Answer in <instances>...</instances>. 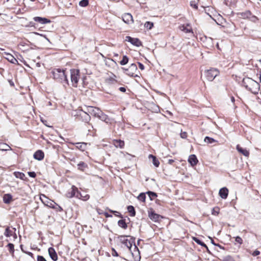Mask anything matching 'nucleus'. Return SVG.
I'll return each instance as SVG.
<instances>
[{
  "mask_svg": "<svg viewBox=\"0 0 261 261\" xmlns=\"http://www.w3.org/2000/svg\"><path fill=\"white\" fill-rule=\"evenodd\" d=\"M56 204H57L54 202V204H53V207H50L52 208H54V209H57V206H56Z\"/></svg>",
  "mask_w": 261,
  "mask_h": 261,
  "instance_id": "nucleus-62",
  "label": "nucleus"
},
{
  "mask_svg": "<svg viewBox=\"0 0 261 261\" xmlns=\"http://www.w3.org/2000/svg\"><path fill=\"white\" fill-rule=\"evenodd\" d=\"M37 261H46V260L43 256L38 255Z\"/></svg>",
  "mask_w": 261,
  "mask_h": 261,
  "instance_id": "nucleus-50",
  "label": "nucleus"
},
{
  "mask_svg": "<svg viewBox=\"0 0 261 261\" xmlns=\"http://www.w3.org/2000/svg\"><path fill=\"white\" fill-rule=\"evenodd\" d=\"M126 236H121L119 237V240L121 243L124 244L130 251H131V248L133 244L134 243L135 239L131 238L130 240H128L125 238Z\"/></svg>",
  "mask_w": 261,
  "mask_h": 261,
  "instance_id": "nucleus-6",
  "label": "nucleus"
},
{
  "mask_svg": "<svg viewBox=\"0 0 261 261\" xmlns=\"http://www.w3.org/2000/svg\"><path fill=\"white\" fill-rule=\"evenodd\" d=\"M146 194L148 195L151 200H153L155 197H157L156 193L152 191H148L146 192Z\"/></svg>",
  "mask_w": 261,
  "mask_h": 261,
  "instance_id": "nucleus-30",
  "label": "nucleus"
},
{
  "mask_svg": "<svg viewBox=\"0 0 261 261\" xmlns=\"http://www.w3.org/2000/svg\"><path fill=\"white\" fill-rule=\"evenodd\" d=\"M127 210L128 212L130 213V216L132 217H134L136 215V212L135 208L133 206L129 205L127 206Z\"/></svg>",
  "mask_w": 261,
  "mask_h": 261,
  "instance_id": "nucleus-29",
  "label": "nucleus"
},
{
  "mask_svg": "<svg viewBox=\"0 0 261 261\" xmlns=\"http://www.w3.org/2000/svg\"><path fill=\"white\" fill-rule=\"evenodd\" d=\"M240 17L243 19H249L251 15V12L248 10L239 14Z\"/></svg>",
  "mask_w": 261,
  "mask_h": 261,
  "instance_id": "nucleus-23",
  "label": "nucleus"
},
{
  "mask_svg": "<svg viewBox=\"0 0 261 261\" xmlns=\"http://www.w3.org/2000/svg\"><path fill=\"white\" fill-rule=\"evenodd\" d=\"M174 160L172 159H169L168 161V164H172L174 162Z\"/></svg>",
  "mask_w": 261,
  "mask_h": 261,
  "instance_id": "nucleus-63",
  "label": "nucleus"
},
{
  "mask_svg": "<svg viewBox=\"0 0 261 261\" xmlns=\"http://www.w3.org/2000/svg\"><path fill=\"white\" fill-rule=\"evenodd\" d=\"M104 215L105 216V217L106 218H108V217H112V215H111V214H109L107 212H105L104 213Z\"/></svg>",
  "mask_w": 261,
  "mask_h": 261,
  "instance_id": "nucleus-58",
  "label": "nucleus"
},
{
  "mask_svg": "<svg viewBox=\"0 0 261 261\" xmlns=\"http://www.w3.org/2000/svg\"><path fill=\"white\" fill-rule=\"evenodd\" d=\"M7 247L9 249V250L11 253H13L14 252V246L12 243H9L7 245Z\"/></svg>",
  "mask_w": 261,
  "mask_h": 261,
  "instance_id": "nucleus-40",
  "label": "nucleus"
},
{
  "mask_svg": "<svg viewBox=\"0 0 261 261\" xmlns=\"http://www.w3.org/2000/svg\"><path fill=\"white\" fill-rule=\"evenodd\" d=\"M3 148L0 149L2 151H7L11 149V147L7 144H3Z\"/></svg>",
  "mask_w": 261,
  "mask_h": 261,
  "instance_id": "nucleus-43",
  "label": "nucleus"
},
{
  "mask_svg": "<svg viewBox=\"0 0 261 261\" xmlns=\"http://www.w3.org/2000/svg\"><path fill=\"white\" fill-rule=\"evenodd\" d=\"M33 19L35 21L41 24H44L50 22V20L46 18L38 16L34 17Z\"/></svg>",
  "mask_w": 261,
  "mask_h": 261,
  "instance_id": "nucleus-13",
  "label": "nucleus"
},
{
  "mask_svg": "<svg viewBox=\"0 0 261 261\" xmlns=\"http://www.w3.org/2000/svg\"><path fill=\"white\" fill-rule=\"evenodd\" d=\"M113 144L117 148H123L124 146V142L121 140H114Z\"/></svg>",
  "mask_w": 261,
  "mask_h": 261,
  "instance_id": "nucleus-21",
  "label": "nucleus"
},
{
  "mask_svg": "<svg viewBox=\"0 0 261 261\" xmlns=\"http://www.w3.org/2000/svg\"><path fill=\"white\" fill-rule=\"evenodd\" d=\"M53 79L57 82L62 83L64 87L68 85V81L65 73V70L60 68H54L51 71Z\"/></svg>",
  "mask_w": 261,
  "mask_h": 261,
  "instance_id": "nucleus-2",
  "label": "nucleus"
},
{
  "mask_svg": "<svg viewBox=\"0 0 261 261\" xmlns=\"http://www.w3.org/2000/svg\"><path fill=\"white\" fill-rule=\"evenodd\" d=\"M75 197H76L80 199L83 200V196H82L81 192L79 191L78 190H77V192H76Z\"/></svg>",
  "mask_w": 261,
  "mask_h": 261,
  "instance_id": "nucleus-48",
  "label": "nucleus"
},
{
  "mask_svg": "<svg viewBox=\"0 0 261 261\" xmlns=\"http://www.w3.org/2000/svg\"><path fill=\"white\" fill-rule=\"evenodd\" d=\"M30 177L35 178L36 176V174L35 172H28Z\"/></svg>",
  "mask_w": 261,
  "mask_h": 261,
  "instance_id": "nucleus-52",
  "label": "nucleus"
},
{
  "mask_svg": "<svg viewBox=\"0 0 261 261\" xmlns=\"http://www.w3.org/2000/svg\"><path fill=\"white\" fill-rule=\"evenodd\" d=\"M153 26V22L146 21L144 24V27L148 30H151Z\"/></svg>",
  "mask_w": 261,
  "mask_h": 261,
  "instance_id": "nucleus-36",
  "label": "nucleus"
},
{
  "mask_svg": "<svg viewBox=\"0 0 261 261\" xmlns=\"http://www.w3.org/2000/svg\"><path fill=\"white\" fill-rule=\"evenodd\" d=\"M109 212L113 213L115 216L122 218V216L117 211L109 210Z\"/></svg>",
  "mask_w": 261,
  "mask_h": 261,
  "instance_id": "nucleus-44",
  "label": "nucleus"
},
{
  "mask_svg": "<svg viewBox=\"0 0 261 261\" xmlns=\"http://www.w3.org/2000/svg\"><path fill=\"white\" fill-rule=\"evenodd\" d=\"M180 136L181 138L186 139L187 137V133L186 132H181Z\"/></svg>",
  "mask_w": 261,
  "mask_h": 261,
  "instance_id": "nucleus-49",
  "label": "nucleus"
},
{
  "mask_svg": "<svg viewBox=\"0 0 261 261\" xmlns=\"http://www.w3.org/2000/svg\"><path fill=\"white\" fill-rule=\"evenodd\" d=\"M138 200L142 201L145 202V199H146V195L144 193H140L139 196H138Z\"/></svg>",
  "mask_w": 261,
  "mask_h": 261,
  "instance_id": "nucleus-37",
  "label": "nucleus"
},
{
  "mask_svg": "<svg viewBox=\"0 0 261 261\" xmlns=\"http://www.w3.org/2000/svg\"><path fill=\"white\" fill-rule=\"evenodd\" d=\"M80 115L83 119V120L86 123H88L90 120V116L89 114L85 112H82Z\"/></svg>",
  "mask_w": 261,
  "mask_h": 261,
  "instance_id": "nucleus-22",
  "label": "nucleus"
},
{
  "mask_svg": "<svg viewBox=\"0 0 261 261\" xmlns=\"http://www.w3.org/2000/svg\"><path fill=\"white\" fill-rule=\"evenodd\" d=\"M219 208L218 207L213 208L212 214L214 215H218L219 214Z\"/></svg>",
  "mask_w": 261,
  "mask_h": 261,
  "instance_id": "nucleus-46",
  "label": "nucleus"
},
{
  "mask_svg": "<svg viewBox=\"0 0 261 261\" xmlns=\"http://www.w3.org/2000/svg\"><path fill=\"white\" fill-rule=\"evenodd\" d=\"M41 201L48 207H53V204H54V201L49 199L45 195L41 194L40 197Z\"/></svg>",
  "mask_w": 261,
  "mask_h": 261,
  "instance_id": "nucleus-8",
  "label": "nucleus"
},
{
  "mask_svg": "<svg viewBox=\"0 0 261 261\" xmlns=\"http://www.w3.org/2000/svg\"><path fill=\"white\" fill-rule=\"evenodd\" d=\"M235 241L240 244H242L243 243L242 239L239 236L236 237Z\"/></svg>",
  "mask_w": 261,
  "mask_h": 261,
  "instance_id": "nucleus-47",
  "label": "nucleus"
},
{
  "mask_svg": "<svg viewBox=\"0 0 261 261\" xmlns=\"http://www.w3.org/2000/svg\"><path fill=\"white\" fill-rule=\"evenodd\" d=\"M206 79L209 81H212L219 74V71L216 68H211L205 72Z\"/></svg>",
  "mask_w": 261,
  "mask_h": 261,
  "instance_id": "nucleus-5",
  "label": "nucleus"
},
{
  "mask_svg": "<svg viewBox=\"0 0 261 261\" xmlns=\"http://www.w3.org/2000/svg\"><path fill=\"white\" fill-rule=\"evenodd\" d=\"M48 251L50 257L54 261H57L58 260V255L54 248L53 247H49L48 249Z\"/></svg>",
  "mask_w": 261,
  "mask_h": 261,
  "instance_id": "nucleus-14",
  "label": "nucleus"
},
{
  "mask_svg": "<svg viewBox=\"0 0 261 261\" xmlns=\"http://www.w3.org/2000/svg\"><path fill=\"white\" fill-rule=\"evenodd\" d=\"M204 141L207 144H212L213 143L216 142V141L215 139H214L213 138L207 137V136L205 137V138L204 139Z\"/></svg>",
  "mask_w": 261,
  "mask_h": 261,
  "instance_id": "nucleus-33",
  "label": "nucleus"
},
{
  "mask_svg": "<svg viewBox=\"0 0 261 261\" xmlns=\"http://www.w3.org/2000/svg\"><path fill=\"white\" fill-rule=\"evenodd\" d=\"M128 58L126 55H124L123 56L122 60L120 61V64L121 65H126L127 63H128Z\"/></svg>",
  "mask_w": 261,
  "mask_h": 261,
  "instance_id": "nucleus-32",
  "label": "nucleus"
},
{
  "mask_svg": "<svg viewBox=\"0 0 261 261\" xmlns=\"http://www.w3.org/2000/svg\"><path fill=\"white\" fill-rule=\"evenodd\" d=\"M89 198H90V196L89 195H86V196H83V200L86 201V200L89 199Z\"/></svg>",
  "mask_w": 261,
  "mask_h": 261,
  "instance_id": "nucleus-59",
  "label": "nucleus"
},
{
  "mask_svg": "<svg viewBox=\"0 0 261 261\" xmlns=\"http://www.w3.org/2000/svg\"><path fill=\"white\" fill-rule=\"evenodd\" d=\"M219 194L222 199H226L228 196V190L225 187L222 188L219 190Z\"/></svg>",
  "mask_w": 261,
  "mask_h": 261,
  "instance_id": "nucleus-16",
  "label": "nucleus"
},
{
  "mask_svg": "<svg viewBox=\"0 0 261 261\" xmlns=\"http://www.w3.org/2000/svg\"><path fill=\"white\" fill-rule=\"evenodd\" d=\"M77 148L79 149L84 151L86 149L87 144L86 143H77Z\"/></svg>",
  "mask_w": 261,
  "mask_h": 261,
  "instance_id": "nucleus-31",
  "label": "nucleus"
},
{
  "mask_svg": "<svg viewBox=\"0 0 261 261\" xmlns=\"http://www.w3.org/2000/svg\"><path fill=\"white\" fill-rule=\"evenodd\" d=\"M33 156L36 160L41 161L44 159V154L42 150H38L34 153Z\"/></svg>",
  "mask_w": 261,
  "mask_h": 261,
  "instance_id": "nucleus-15",
  "label": "nucleus"
},
{
  "mask_svg": "<svg viewBox=\"0 0 261 261\" xmlns=\"http://www.w3.org/2000/svg\"><path fill=\"white\" fill-rule=\"evenodd\" d=\"M138 65H139V68H140L141 70H144V66L143 65V64H142V63H140V62H138Z\"/></svg>",
  "mask_w": 261,
  "mask_h": 261,
  "instance_id": "nucleus-56",
  "label": "nucleus"
},
{
  "mask_svg": "<svg viewBox=\"0 0 261 261\" xmlns=\"http://www.w3.org/2000/svg\"><path fill=\"white\" fill-rule=\"evenodd\" d=\"M237 150L245 156H248L249 155V152L246 149L243 148L241 147L239 145L237 146Z\"/></svg>",
  "mask_w": 261,
  "mask_h": 261,
  "instance_id": "nucleus-20",
  "label": "nucleus"
},
{
  "mask_svg": "<svg viewBox=\"0 0 261 261\" xmlns=\"http://www.w3.org/2000/svg\"><path fill=\"white\" fill-rule=\"evenodd\" d=\"M122 17L123 21L127 24H129L133 22V16L130 13H125L122 15Z\"/></svg>",
  "mask_w": 261,
  "mask_h": 261,
  "instance_id": "nucleus-12",
  "label": "nucleus"
},
{
  "mask_svg": "<svg viewBox=\"0 0 261 261\" xmlns=\"http://www.w3.org/2000/svg\"><path fill=\"white\" fill-rule=\"evenodd\" d=\"M259 254H260V252L259 251L256 250L252 253V255L254 256H255L258 255Z\"/></svg>",
  "mask_w": 261,
  "mask_h": 261,
  "instance_id": "nucleus-55",
  "label": "nucleus"
},
{
  "mask_svg": "<svg viewBox=\"0 0 261 261\" xmlns=\"http://www.w3.org/2000/svg\"><path fill=\"white\" fill-rule=\"evenodd\" d=\"M242 85L246 89L253 94H257L260 88L259 84L250 77L244 78Z\"/></svg>",
  "mask_w": 261,
  "mask_h": 261,
  "instance_id": "nucleus-1",
  "label": "nucleus"
},
{
  "mask_svg": "<svg viewBox=\"0 0 261 261\" xmlns=\"http://www.w3.org/2000/svg\"><path fill=\"white\" fill-rule=\"evenodd\" d=\"M249 19L253 22L256 23L258 20V18L255 15H251L250 16Z\"/></svg>",
  "mask_w": 261,
  "mask_h": 261,
  "instance_id": "nucleus-42",
  "label": "nucleus"
},
{
  "mask_svg": "<svg viewBox=\"0 0 261 261\" xmlns=\"http://www.w3.org/2000/svg\"><path fill=\"white\" fill-rule=\"evenodd\" d=\"M20 247H21V250H22V251L23 252H25V253L28 254L29 255H30V256H31V257H33V254L32 252H25V251L23 250V249H22V245H20Z\"/></svg>",
  "mask_w": 261,
  "mask_h": 261,
  "instance_id": "nucleus-54",
  "label": "nucleus"
},
{
  "mask_svg": "<svg viewBox=\"0 0 261 261\" xmlns=\"http://www.w3.org/2000/svg\"><path fill=\"white\" fill-rule=\"evenodd\" d=\"M77 188H76L75 186H72L66 193V196L67 198H72L73 197H75L76 192H77Z\"/></svg>",
  "mask_w": 261,
  "mask_h": 261,
  "instance_id": "nucleus-9",
  "label": "nucleus"
},
{
  "mask_svg": "<svg viewBox=\"0 0 261 261\" xmlns=\"http://www.w3.org/2000/svg\"><path fill=\"white\" fill-rule=\"evenodd\" d=\"M112 255L114 256H118V254L117 251L114 248L112 249Z\"/></svg>",
  "mask_w": 261,
  "mask_h": 261,
  "instance_id": "nucleus-53",
  "label": "nucleus"
},
{
  "mask_svg": "<svg viewBox=\"0 0 261 261\" xmlns=\"http://www.w3.org/2000/svg\"><path fill=\"white\" fill-rule=\"evenodd\" d=\"M179 28L181 31H184L186 33H193L192 28L190 27L189 24H187L186 25L184 24L180 25Z\"/></svg>",
  "mask_w": 261,
  "mask_h": 261,
  "instance_id": "nucleus-17",
  "label": "nucleus"
},
{
  "mask_svg": "<svg viewBox=\"0 0 261 261\" xmlns=\"http://www.w3.org/2000/svg\"><path fill=\"white\" fill-rule=\"evenodd\" d=\"M12 232L11 230H10L9 227H7L6 228L5 231L4 232V235L6 237H10L12 235Z\"/></svg>",
  "mask_w": 261,
  "mask_h": 261,
  "instance_id": "nucleus-34",
  "label": "nucleus"
},
{
  "mask_svg": "<svg viewBox=\"0 0 261 261\" xmlns=\"http://www.w3.org/2000/svg\"><path fill=\"white\" fill-rule=\"evenodd\" d=\"M119 90L122 92H125L126 91V88L124 87H121L119 88Z\"/></svg>",
  "mask_w": 261,
  "mask_h": 261,
  "instance_id": "nucleus-57",
  "label": "nucleus"
},
{
  "mask_svg": "<svg viewBox=\"0 0 261 261\" xmlns=\"http://www.w3.org/2000/svg\"><path fill=\"white\" fill-rule=\"evenodd\" d=\"M56 206H57V209L59 211L61 212L63 211V208L58 204H56Z\"/></svg>",
  "mask_w": 261,
  "mask_h": 261,
  "instance_id": "nucleus-60",
  "label": "nucleus"
},
{
  "mask_svg": "<svg viewBox=\"0 0 261 261\" xmlns=\"http://www.w3.org/2000/svg\"><path fill=\"white\" fill-rule=\"evenodd\" d=\"M87 167V165L84 162L81 161L77 164L78 169H79L81 171H84L85 170V169Z\"/></svg>",
  "mask_w": 261,
  "mask_h": 261,
  "instance_id": "nucleus-27",
  "label": "nucleus"
},
{
  "mask_svg": "<svg viewBox=\"0 0 261 261\" xmlns=\"http://www.w3.org/2000/svg\"><path fill=\"white\" fill-rule=\"evenodd\" d=\"M199 245H200V246H202V247H205V248H207V246L206 245V244H205L204 242H203L202 241L201 242V244H199Z\"/></svg>",
  "mask_w": 261,
  "mask_h": 261,
  "instance_id": "nucleus-61",
  "label": "nucleus"
},
{
  "mask_svg": "<svg viewBox=\"0 0 261 261\" xmlns=\"http://www.w3.org/2000/svg\"><path fill=\"white\" fill-rule=\"evenodd\" d=\"M193 240L198 245L201 244V242H202L201 240L196 237H193Z\"/></svg>",
  "mask_w": 261,
  "mask_h": 261,
  "instance_id": "nucleus-51",
  "label": "nucleus"
},
{
  "mask_svg": "<svg viewBox=\"0 0 261 261\" xmlns=\"http://www.w3.org/2000/svg\"><path fill=\"white\" fill-rule=\"evenodd\" d=\"M100 111L101 110L99 108L96 107H89L88 108V112L89 113L96 117L98 116Z\"/></svg>",
  "mask_w": 261,
  "mask_h": 261,
  "instance_id": "nucleus-10",
  "label": "nucleus"
},
{
  "mask_svg": "<svg viewBox=\"0 0 261 261\" xmlns=\"http://www.w3.org/2000/svg\"><path fill=\"white\" fill-rule=\"evenodd\" d=\"M70 72L72 85L73 87H76L80 79V70L76 69H71Z\"/></svg>",
  "mask_w": 261,
  "mask_h": 261,
  "instance_id": "nucleus-3",
  "label": "nucleus"
},
{
  "mask_svg": "<svg viewBox=\"0 0 261 261\" xmlns=\"http://www.w3.org/2000/svg\"><path fill=\"white\" fill-rule=\"evenodd\" d=\"M148 216L149 218L154 221V222H158L160 220V218H162V217L160 215H158L154 213V211H150L148 213Z\"/></svg>",
  "mask_w": 261,
  "mask_h": 261,
  "instance_id": "nucleus-11",
  "label": "nucleus"
},
{
  "mask_svg": "<svg viewBox=\"0 0 261 261\" xmlns=\"http://www.w3.org/2000/svg\"><path fill=\"white\" fill-rule=\"evenodd\" d=\"M190 6L195 9H198L197 3L195 1H191L190 2Z\"/></svg>",
  "mask_w": 261,
  "mask_h": 261,
  "instance_id": "nucleus-45",
  "label": "nucleus"
},
{
  "mask_svg": "<svg viewBox=\"0 0 261 261\" xmlns=\"http://www.w3.org/2000/svg\"><path fill=\"white\" fill-rule=\"evenodd\" d=\"M133 244L134 245V250H133V251H132V250L130 251L132 252V255L133 256L135 255H138V254L139 255L140 253H139V250L138 248L136 246L135 243Z\"/></svg>",
  "mask_w": 261,
  "mask_h": 261,
  "instance_id": "nucleus-35",
  "label": "nucleus"
},
{
  "mask_svg": "<svg viewBox=\"0 0 261 261\" xmlns=\"http://www.w3.org/2000/svg\"><path fill=\"white\" fill-rule=\"evenodd\" d=\"M149 159H152V163L153 165L156 167H158L160 165V162L159 160L156 158L155 156L152 155V154H149L148 156Z\"/></svg>",
  "mask_w": 261,
  "mask_h": 261,
  "instance_id": "nucleus-24",
  "label": "nucleus"
},
{
  "mask_svg": "<svg viewBox=\"0 0 261 261\" xmlns=\"http://www.w3.org/2000/svg\"><path fill=\"white\" fill-rule=\"evenodd\" d=\"M188 162L192 166H194L197 164L198 160L195 154H191L189 157Z\"/></svg>",
  "mask_w": 261,
  "mask_h": 261,
  "instance_id": "nucleus-19",
  "label": "nucleus"
},
{
  "mask_svg": "<svg viewBox=\"0 0 261 261\" xmlns=\"http://www.w3.org/2000/svg\"><path fill=\"white\" fill-rule=\"evenodd\" d=\"M89 1L88 0H82L79 3V5L81 7H85L88 5Z\"/></svg>",
  "mask_w": 261,
  "mask_h": 261,
  "instance_id": "nucleus-38",
  "label": "nucleus"
},
{
  "mask_svg": "<svg viewBox=\"0 0 261 261\" xmlns=\"http://www.w3.org/2000/svg\"><path fill=\"white\" fill-rule=\"evenodd\" d=\"M8 57L7 59L11 63H14L15 62H17L16 59L11 55L8 54Z\"/></svg>",
  "mask_w": 261,
  "mask_h": 261,
  "instance_id": "nucleus-39",
  "label": "nucleus"
},
{
  "mask_svg": "<svg viewBox=\"0 0 261 261\" xmlns=\"http://www.w3.org/2000/svg\"><path fill=\"white\" fill-rule=\"evenodd\" d=\"M122 70L124 71L126 74L132 77L138 76L137 74L135 73L137 71L138 68L136 64H132L128 68H122Z\"/></svg>",
  "mask_w": 261,
  "mask_h": 261,
  "instance_id": "nucleus-4",
  "label": "nucleus"
},
{
  "mask_svg": "<svg viewBox=\"0 0 261 261\" xmlns=\"http://www.w3.org/2000/svg\"><path fill=\"white\" fill-rule=\"evenodd\" d=\"M125 40L127 41L128 42H129L133 45L136 46L137 47L142 45L141 41L138 38H132L130 36H126Z\"/></svg>",
  "mask_w": 261,
  "mask_h": 261,
  "instance_id": "nucleus-7",
  "label": "nucleus"
},
{
  "mask_svg": "<svg viewBox=\"0 0 261 261\" xmlns=\"http://www.w3.org/2000/svg\"><path fill=\"white\" fill-rule=\"evenodd\" d=\"M222 261H235L233 257L230 255H227L223 257Z\"/></svg>",
  "mask_w": 261,
  "mask_h": 261,
  "instance_id": "nucleus-41",
  "label": "nucleus"
},
{
  "mask_svg": "<svg viewBox=\"0 0 261 261\" xmlns=\"http://www.w3.org/2000/svg\"><path fill=\"white\" fill-rule=\"evenodd\" d=\"M12 200V196L10 194H6L3 196L4 202L6 204H9Z\"/></svg>",
  "mask_w": 261,
  "mask_h": 261,
  "instance_id": "nucleus-25",
  "label": "nucleus"
},
{
  "mask_svg": "<svg viewBox=\"0 0 261 261\" xmlns=\"http://www.w3.org/2000/svg\"><path fill=\"white\" fill-rule=\"evenodd\" d=\"M9 83L10 84V85L11 86H14V83L12 81H9Z\"/></svg>",
  "mask_w": 261,
  "mask_h": 261,
  "instance_id": "nucleus-64",
  "label": "nucleus"
},
{
  "mask_svg": "<svg viewBox=\"0 0 261 261\" xmlns=\"http://www.w3.org/2000/svg\"><path fill=\"white\" fill-rule=\"evenodd\" d=\"M97 117L101 120L105 121L107 123H108L110 120L109 117L107 115L104 114L101 111Z\"/></svg>",
  "mask_w": 261,
  "mask_h": 261,
  "instance_id": "nucleus-18",
  "label": "nucleus"
},
{
  "mask_svg": "<svg viewBox=\"0 0 261 261\" xmlns=\"http://www.w3.org/2000/svg\"><path fill=\"white\" fill-rule=\"evenodd\" d=\"M14 174L16 178H20L22 180H24L25 177V174L22 172H15Z\"/></svg>",
  "mask_w": 261,
  "mask_h": 261,
  "instance_id": "nucleus-28",
  "label": "nucleus"
},
{
  "mask_svg": "<svg viewBox=\"0 0 261 261\" xmlns=\"http://www.w3.org/2000/svg\"><path fill=\"white\" fill-rule=\"evenodd\" d=\"M118 225L119 227L126 229L127 228V225L125 222V219H121L118 221Z\"/></svg>",
  "mask_w": 261,
  "mask_h": 261,
  "instance_id": "nucleus-26",
  "label": "nucleus"
}]
</instances>
